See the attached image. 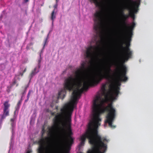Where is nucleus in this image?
I'll return each mask as SVG.
<instances>
[{
  "label": "nucleus",
  "instance_id": "nucleus-3",
  "mask_svg": "<svg viewBox=\"0 0 153 153\" xmlns=\"http://www.w3.org/2000/svg\"><path fill=\"white\" fill-rule=\"evenodd\" d=\"M27 89V88L25 87L23 92L22 94L21 99L18 102L17 104V106L16 108V110L14 112V117L13 118L11 119L10 120V125L11 126V128L12 130V135L11 137V143L10 144V147L11 146H12L13 145V140L14 139V137L15 129L16 126V120L17 117V115H16V112H17V113L18 112V111L20 105L21 104L23 97L24 96L25 94L26 93Z\"/></svg>",
  "mask_w": 153,
  "mask_h": 153
},
{
  "label": "nucleus",
  "instance_id": "nucleus-19",
  "mask_svg": "<svg viewBox=\"0 0 153 153\" xmlns=\"http://www.w3.org/2000/svg\"><path fill=\"white\" fill-rule=\"evenodd\" d=\"M59 0H56V3H57V2L59 1Z\"/></svg>",
  "mask_w": 153,
  "mask_h": 153
},
{
  "label": "nucleus",
  "instance_id": "nucleus-23",
  "mask_svg": "<svg viewBox=\"0 0 153 153\" xmlns=\"http://www.w3.org/2000/svg\"><path fill=\"white\" fill-rule=\"evenodd\" d=\"M109 70H110V69H110V67H109Z\"/></svg>",
  "mask_w": 153,
  "mask_h": 153
},
{
  "label": "nucleus",
  "instance_id": "nucleus-13",
  "mask_svg": "<svg viewBox=\"0 0 153 153\" xmlns=\"http://www.w3.org/2000/svg\"><path fill=\"white\" fill-rule=\"evenodd\" d=\"M32 45V44L31 43H30L29 44H28L26 47L27 49H28L30 48V47Z\"/></svg>",
  "mask_w": 153,
  "mask_h": 153
},
{
  "label": "nucleus",
  "instance_id": "nucleus-11",
  "mask_svg": "<svg viewBox=\"0 0 153 153\" xmlns=\"http://www.w3.org/2000/svg\"><path fill=\"white\" fill-rule=\"evenodd\" d=\"M6 67V64L1 63L0 64V70L3 71L5 69Z\"/></svg>",
  "mask_w": 153,
  "mask_h": 153
},
{
  "label": "nucleus",
  "instance_id": "nucleus-5",
  "mask_svg": "<svg viewBox=\"0 0 153 153\" xmlns=\"http://www.w3.org/2000/svg\"><path fill=\"white\" fill-rule=\"evenodd\" d=\"M4 107L3 108V112L2 114H0L1 118L0 119V129L1 128L2 122L6 117L9 115V108L10 104L8 101H6L4 103Z\"/></svg>",
  "mask_w": 153,
  "mask_h": 153
},
{
  "label": "nucleus",
  "instance_id": "nucleus-12",
  "mask_svg": "<svg viewBox=\"0 0 153 153\" xmlns=\"http://www.w3.org/2000/svg\"><path fill=\"white\" fill-rule=\"evenodd\" d=\"M32 152L31 149L30 148V145L29 144L27 149L26 150L25 153H31Z\"/></svg>",
  "mask_w": 153,
  "mask_h": 153
},
{
  "label": "nucleus",
  "instance_id": "nucleus-16",
  "mask_svg": "<svg viewBox=\"0 0 153 153\" xmlns=\"http://www.w3.org/2000/svg\"><path fill=\"white\" fill-rule=\"evenodd\" d=\"M53 105H54L53 103H52L50 105V106L51 108H53Z\"/></svg>",
  "mask_w": 153,
  "mask_h": 153
},
{
  "label": "nucleus",
  "instance_id": "nucleus-24",
  "mask_svg": "<svg viewBox=\"0 0 153 153\" xmlns=\"http://www.w3.org/2000/svg\"><path fill=\"white\" fill-rule=\"evenodd\" d=\"M91 61H93V60H91Z\"/></svg>",
  "mask_w": 153,
  "mask_h": 153
},
{
  "label": "nucleus",
  "instance_id": "nucleus-15",
  "mask_svg": "<svg viewBox=\"0 0 153 153\" xmlns=\"http://www.w3.org/2000/svg\"><path fill=\"white\" fill-rule=\"evenodd\" d=\"M29 0H23L22 3L24 4L27 3L29 1Z\"/></svg>",
  "mask_w": 153,
  "mask_h": 153
},
{
  "label": "nucleus",
  "instance_id": "nucleus-21",
  "mask_svg": "<svg viewBox=\"0 0 153 153\" xmlns=\"http://www.w3.org/2000/svg\"><path fill=\"white\" fill-rule=\"evenodd\" d=\"M10 150H11V148H10V150H9V151H10Z\"/></svg>",
  "mask_w": 153,
  "mask_h": 153
},
{
  "label": "nucleus",
  "instance_id": "nucleus-22",
  "mask_svg": "<svg viewBox=\"0 0 153 153\" xmlns=\"http://www.w3.org/2000/svg\"><path fill=\"white\" fill-rule=\"evenodd\" d=\"M56 109H57V107H56Z\"/></svg>",
  "mask_w": 153,
  "mask_h": 153
},
{
  "label": "nucleus",
  "instance_id": "nucleus-1",
  "mask_svg": "<svg viewBox=\"0 0 153 153\" xmlns=\"http://www.w3.org/2000/svg\"><path fill=\"white\" fill-rule=\"evenodd\" d=\"M141 0H121L120 9L117 11L116 16L117 19H120L126 17L123 10H126L130 13V16L134 20L135 19L134 13L137 12L138 7L140 5Z\"/></svg>",
  "mask_w": 153,
  "mask_h": 153
},
{
  "label": "nucleus",
  "instance_id": "nucleus-4",
  "mask_svg": "<svg viewBox=\"0 0 153 153\" xmlns=\"http://www.w3.org/2000/svg\"><path fill=\"white\" fill-rule=\"evenodd\" d=\"M49 34H48L47 35V37L46 39L45 40V41L44 45L42 49L40 54V57L38 61V66L37 67H36L35 69L34 70H33L30 76V81L31 79V78L33 77L34 76L36 73L39 72V69L41 67V60L42 59V58L41 57V54H42L43 52V50L45 48V46L47 45L48 42V39L49 38L48 37Z\"/></svg>",
  "mask_w": 153,
  "mask_h": 153
},
{
  "label": "nucleus",
  "instance_id": "nucleus-17",
  "mask_svg": "<svg viewBox=\"0 0 153 153\" xmlns=\"http://www.w3.org/2000/svg\"><path fill=\"white\" fill-rule=\"evenodd\" d=\"M28 99H28V98H27V99L25 100V102H27V101L28 100Z\"/></svg>",
  "mask_w": 153,
  "mask_h": 153
},
{
  "label": "nucleus",
  "instance_id": "nucleus-2",
  "mask_svg": "<svg viewBox=\"0 0 153 153\" xmlns=\"http://www.w3.org/2000/svg\"><path fill=\"white\" fill-rule=\"evenodd\" d=\"M127 27L124 25L117 32V36L120 44L122 48L121 58L123 59L124 62L127 61L128 59L131 57L132 52L130 49L128 48L126 51H124V48L123 46V43L126 39L125 32Z\"/></svg>",
  "mask_w": 153,
  "mask_h": 153
},
{
  "label": "nucleus",
  "instance_id": "nucleus-10",
  "mask_svg": "<svg viewBox=\"0 0 153 153\" xmlns=\"http://www.w3.org/2000/svg\"><path fill=\"white\" fill-rule=\"evenodd\" d=\"M6 17V11L5 10H4L1 14V16H0V19H1L2 18H5Z\"/></svg>",
  "mask_w": 153,
  "mask_h": 153
},
{
  "label": "nucleus",
  "instance_id": "nucleus-8",
  "mask_svg": "<svg viewBox=\"0 0 153 153\" xmlns=\"http://www.w3.org/2000/svg\"><path fill=\"white\" fill-rule=\"evenodd\" d=\"M57 3H56V4L54 6V9L51 14V19L52 21V26L53 25L54 21L56 19V13L57 11Z\"/></svg>",
  "mask_w": 153,
  "mask_h": 153
},
{
  "label": "nucleus",
  "instance_id": "nucleus-14",
  "mask_svg": "<svg viewBox=\"0 0 153 153\" xmlns=\"http://www.w3.org/2000/svg\"><path fill=\"white\" fill-rule=\"evenodd\" d=\"M32 92V91L31 90H29L28 93L27 95V98H28V99L29 98L30 94L31 93V92Z\"/></svg>",
  "mask_w": 153,
  "mask_h": 153
},
{
  "label": "nucleus",
  "instance_id": "nucleus-18",
  "mask_svg": "<svg viewBox=\"0 0 153 153\" xmlns=\"http://www.w3.org/2000/svg\"><path fill=\"white\" fill-rule=\"evenodd\" d=\"M66 71H63V73H62V74H64L65 73H66Z\"/></svg>",
  "mask_w": 153,
  "mask_h": 153
},
{
  "label": "nucleus",
  "instance_id": "nucleus-6",
  "mask_svg": "<svg viewBox=\"0 0 153 153\" xmlns=\"http://www.w3.org/2000/svg\"><path fill=\"white\" fill-rule=\"evenodd\" d=\"M65 134L68 135L69 137V139L68 140L67 143L69 145H71L73 142L74 139L71 136L73 134L72 130L71 128V125L69 124L67 132L65 133Z\"/></svg>",
  "mask_w": 153,
  "mask_h": 153
},
{
  "label": "nucleus",
  "instance_id": "nucleus-20",
  "mask_svg": "<svg viewBox=\"0 0 153 153\" xmlns=\"http://www.w3.org/2000/svg\"><path fill=\"white\" fill-rule=\"evenodd\" d=\"M53 100H54V97H53Z\"/></svg>",
  "mask_w": 153,
  "mask_h": 153
},
{
  "label": "nucleus",
  "instance_id": "nucleus-9",
  "mask_svg": "<svg viewBox=\"0 0 153 153\" xmlns=\"http://www.w3.org/2000/svg\"><path fill=\"white\" fill-rule=\"evenodd\" d=\"M39 153H41V150L40 148L38 149ZM44 153H52V150L50 146H48L46 147L45 152Z\"/></svg>",
  "mask_w": 153,
  "mask_h": 153
},
{
  "label": "nucleus",
  "instance_id": "nucleus-7",
  "mask_svg": "<svg viewBox=\"0 0 153 153\" xmlns=\"http://www.w3.org/2000/svg\"><path fill=\"white\" fill-rule=\"evenodd\" d=\"M135 23L134 22H132L131 25L129 27V31L128 33L127 37V40L128 41V45H130L129 42L131 41V38L132 37V36L133 35L132 30H133L134 28L135 27Z\"/></svg>",
  "mask_w": 153,
  "mask_h": 153
}]
</instances>
